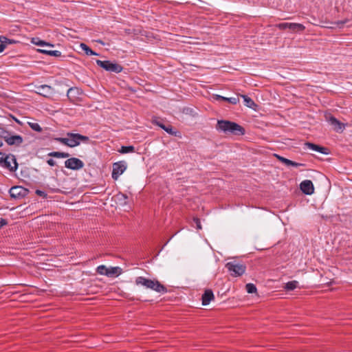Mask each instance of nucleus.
<instances>
[{
    "mask_svg": "<svg viewBox=\"0 0 352 352\" xmlns=\"http://www.w3.org/2000/svg\"><path fill=\"white\" fill-rule=\"evenodd\" d=\"M216 129L226 134L231 133L236 135H241L245 133V129L243 126L236 122L228 120H218Z\"/></svg>",
    "mask_w": 352,
    "mask_h": 352,
    "instance_id": "nucleus-1",
    "label": "nucleus"
},
{
    "mask_svg": "<svg viewBox=\"0 0 352 352\" xmlns=\"http://www.w3.org/2000/svg\"><path fill=\"white\" fill-rule=\"evenodd\" d=\"M135 282L137 285H142L147 289H153L159 293L167 292L166 287L161 284L157 280H152L143 276H138L135 278Z\"/></svg>",
    "mask_w": 352,
    "mask_h": 352,
    "instance_id": "nucleus-2",
    "label": "nucleus"
},
{
    "mask_svg": "<svg viewBox=\"0 0 352 352\" xmlns=\"http://www.w3.org/2000/svg\"><path fill=\"white\" fill-rule=\"evenodd\" d=\"M226 267L230 274L233 277L242 276L246 270V266L245 265L236 261L227 263Z\"/></svg>",
    "mask_w": 352,
    "mask_h": 352,
    "instance_id": "nucleus-3",
    "label": "nucleus"
},
{
    "mask_svg": "<svg viewBox=\"0 0 352 352\" xmlns=\"http://www.w3.org/2000/svg\"><path fill=\"white\" fill-rule=\"evenodd\" d=\"M67 136L69 138V147L72 148L78 146L81 142L87 143L89 141L88 136L79 133H67Z\"/></svg>",
    "mask_w": 352,
    "mask_h": 352,
    "instance_id": "nucleus-4",
    "label": "nucleus"
},
{
    "mask_svg": "<svg viewBox=\"0 0 352 352\" xmlns=\"http://www.w3.org/2000/svg\"><path fill=\"white\" fill-rule=\"evenodd\" d=\"M96 64L106 71L120 73L122 71V67L117 63H113L109 60H96Z\"/></svg>",
    "mask_w": 352,
    "mask_h": 352,
    "instance_id": "nucleus-5",
    "label": "nucleus"
},
{
    "mask_svg": "<svg viewBox=\"0 0 352 352\" xmlns=\"http://www.w3.org/2000/svg\"><path fill=\"white\" fill-rule=\"evenodd\" d=\"M1 166L8 168L11 172H14L18 168V163L14 155L9 154L4 157V160Z\"/></svg>",
    "mask_w": 352,
    "mask_h": 352,
    "instance_id": "nucleus-6",
    "label": "nucleus"
},
{
    "mask_svg": "<svg viewBox=\"0 0 352 352\" xmlns=\"http://www.w3.org/2000/svg\"><path fill=\"white\" fill-rule=\"evenodd\" d=\"M126 169V164L124 161L115 162L113 164V170L111 177L114 180H117Z\"/></svg>",
    "mask_w": 352,
    "mask_h": 352,
    "instance_id": "nucleus-7",
    "label": "nucleus"
},
{
    "mask_svg": "<svg viewBox=\"0 0 352 352\" xmlns=\"http://www.w3.org/2000/svg\"><path fill=\"white\" fill-rule=\"evenodd\" d=\"M65 166L71 170H78L84 167V163L78 158L71 157L65 162Z\"/></svg>",
    "mask_w": 352,
    "mask_h": 352,
    "instance_id": "nucleus-8",
    "label": "nucleus"
},
{
    "mask_svg": "<svg viewBox=\"0 0 352 352\" xmlns=\"http://www.w3.org/2000/svg\"><path fill=\"white\" fill-rule=\"evenodd\" d=\"M9 193L12 198L21 199V198L25 197L28 195V190L22 186H16L12 187L10 189Z\"/></svg>",
    "mask_w": 352,
    "mask_h": 352,
    "instance_id": "nucleus-9",
    "label": "nucleus"
},
{
    "mask_svg": "<svg viewBox=\"0 0 352 352\" xmlns=\"http://www.w3.org/2000/svg\"><path fill=\"white\" fill-rule=\"evenodd\" d=\"M4 140L8 145L16 146H20L23 142L22 136L19 135H11L10 133L8 137H4Z\"/></svg>",
    "mask_w": 352,
    "mask_h": 352,
    "instance_id": "nucleus-10",
    "label": "nucleus"
},
{
    "mask_svg": "<svg viewBox=\"0 0 352 352\" xmlns=\"http://www.w3.org/2000/svg\"><path fill=\"white\" fill-rule=\"evenodd\" d=\"M300 188L305 195H312L314 192V187L311 180H304L300 184Z\"/></svg>",
    "mask_w": 352,
    "mask_h": 352,
    "instance_id": "nucleus-11",
    "label": "nucleus"
},
{
    "mask_svg": "<svg viewBox=\"0 0 352 352\" xmlns=\"http://www.w3.org/2000/svg\"><path fill=\"white\" fill-rule=\"evenodd\" d=\"M305 146L307 148L311 149L313 151L319 152L322 154H328V149L325 147L320 146L319 145L311 143V142H305Z\"/></svg>",
    "mask_w": 352,
    "mask_h": 352,
    "instance_id": "nucleus-12",
    "label": "nucleus"
},
{
    "mask_svg": "<svg viewBox=\"0 0 352 352\" xmlns=\"http://www.w3.org/2000/svg\"><path fill=\"white\" fill-rule=\"evenodd\" d=\"M36 89V93L45 97L48 96L52 92V88L47 85H40L37 87Z\"/></svg>",
    "mask_w": 352,
    "mask_h": 352,
    "instance_id": "nucleus-13",
    "label": "nucleus"
},
{
    "mask_svg": "<svg viewBox=\"0 0 352 352\" xmlns=\"http://www.w3.org/2000/svg\"><path fill=\"white\" fill-rule=\"evenodd\" d=\"M274 156L282 163L285 164L286 166H292L295 167H298L301 166H304L303 164L297 163L296 162L292 161L289 159H287L284 157H282L278 154H275Z\"/></svg>",
    "mask_w": 352,
    "mask_h": 352,
    "instance_id": "nucleus-14",
    "label": "nucleus"
},
{
    "mask_svg": "<svg viewBox=\"0 0 352 352\" xmlns=\"http://www.w3.org/2000/svg\"><path fill=\"white\" fill-rule=\"evenodd\" d=\"M214 299V294L211 289H207L205 291L201 297L202 305H208L212 300Z\"/></svg>",
    "mask_w": 352,
    "mask_h": 352,
    "instance_id": "nucleus-15",
    "label": "nucleus"
},
{
    "mask_svg": "<svg viewBox=\"0 0 352 352\" xmlns=\"http://www.w3.org/2000/svg\"><path fill=\"white\" fill-rule=\"evenodd\" d=\"M329 123L331 126H333L334 129L337 131H342L343 129V124L338 120H337L335 117L331 116L329 120Z\"/></svg>",
    "mask_w": 352,
    "mask_h": 352,
    "instance_id": "nucleus-16",
    "label": "nucleus"
},
{
    "mask_svg": "<svg viewBox=\"0 0 352 352\" xmlns=\"http://www.w3.org/2000/svg\"><path fill=\"white\" fill-rule=\"evenodd\" d=\"M122 273V269L120 267H111L107 269L108 277L118 276Z\"/></svg>",
    "mask_w": 352,
    "mask_h": 352,
    "instance_id": "nucleus-17",
    "label": "nucleus"
},
{
    "mask_svg": "<svg viewBox=\"0 0 352 352\" xmlns=\"http://www.w3.org/2000/svg\"><path fill=\"white\" fill-rule=\"evenodd\" d=\"M214 98L217 100H223V101H226V102H228L232 104H237L239 102V98H235V97H232V98H226V97H223V96H219V95H215L214 96Z\"/></svg>",
    "mask_w": 352,
    "mask_h": 352,
    "instance_id": "nucleus-18",
    "label": "nucleus"
},
{
    "mask_svg": "<svg viewBox=\"0 0 352 352\" xmlns=\"http://www.w3.org/2000/svg\"><path fill=\"white\" fill-rule=\"evenodd\" d=\"M38 52H39L41 54H47L49 56L59 57L61 56V52L58 50H43V49H38Z\"/></svg>",
    "mask_w": 352,
    "mask_h": 352,
    "instance_id": "nucleus-19",
    "label": "nucleus"
},
{
    "mask_svg": "<svg viewBox=\"0 0 352 352\" xmlns=\"http://www.w3.org/2000/svg\"><path fill=\"white\" fill-rule=\"evenodd\" d=\"M305 26L300 23H290L289 30L294 32H302L305 30Z\"/></svg>",
    "mask_w": 352,
    "mask_h": 352,
    "instance_id": "nucleus-20",
    "label": "nucleus"
},
{
    "mask_svg": "<svg viewBox=\"0 0 352 352\" xmlns=\"http://www.w3.org/2000/svg\"><path fill=\"white\" fill-rule=\"evenodd\" d=\"M244 100L245 104L250 108L254 109L256 107V104L253 101L252 98L248 97L246 95H240Z\"/></svg>",
    "mask_w": 352,
    "mask_h": 352,
    "instance_id": "nucleus-21",
    "label": "nucleus"
},
{
    "mask_svg": "<svg viewBox=\"0 0 352 352\" xmlns=\"http://www.w3.org/2000/svg\"><path fill=\"white\" fill-rule=\"evenodd\" d=\"M48 155L56 158H67L69 157V154L68 153L53 151L50 153Z\"/></svg>",
    "mask_w": 352,
    "mask_h": 352,
    "instance_id": "nucleus-22",
    "label": "nucleus"
},
{
    "mask_svg": "<svg viewBox=\"0 0 352 352\" xmlns=\"http://www.w3.org/2000/svg\"><path fill=\"white\" fill-rule=\"evenodd\" d=\"M80 48L85 52V53L87 55L91 56V55H95L98 56V54L93 51L89 46H87L85 43H80Z\"/></svg>",
    "mask_w": 352,
    "mask_h": 352,
    "instance_id": "nucleus-23",
    "label": "nucleus"
},
{
    "mask_svg": "<svg viewBox=\"0 0 352 352\" xmlns=\"http://www.w3.org/2000/svg\"><path fill=\"white\" fill-rule=\"evenodd\" d=\"M298 282L297 280H292V281L287 282L285 284L284 288L287 291H292L294 289H296V287H298Z\"/></svg>",
    "mask_w": 352,
    "mask_h": 352,
    "instance_id": "nucleus-24",
    "label": "nucleus"
},
{
    "mask_svg": "<svg viewBox=\"0 0 352 352\" xmlns=\"http://www.w3.org/2000/svg\"><path fill=\"white\" fill-rule=\"evenodd\" d=\"M32 43L38 46L54 47V45L52 44L46 43L44 41H41L38 38H33L32 39Z\"/></svg>",
    "mask_w": 352,
    "mask_h": 352,
    "instance_id": "nucleus-25",
    "label": "nucleus"
},
{
    "mask_svg": "<svg viewBox=\"0 0 352 352\" xmlns=\"http://www.w3.org/2000/svg\"><path fill=\"white\" fill-rule=\"evenodd\" d=\"M18 41L15 40L8 38L4 36H0V43H3L6 45V47L7 46V45L16 43Z\"/></svg>",
    "mask_w": 352,
    "mask_h": 352,
    "instance_id": "nucleus-26",
    "label": "nucleus"
},
{
    "mask_svg": "<svg viewBox=\"0 0 352 352\" xmlns=\"http://www.w3.org/2000/svg\"><path fill=\"white\" fill-rule=\"evenodd\" d=\"M164 131L170 135L177 136L178 131H175L170 124L166 125Z\"/></svg>",
    "mask_w": 352,
    "mask_h": 352,
    "instance_id": "nucleus-27",
    "label": "nucleus"
},
{
    "mask_svg": "<svg viewBox=\"0 0 352 352\" xmlns=\"http://www.w3.org/2000/svg\"><path fill=\"white\" fill-rule=\"evenodd\" d=\"M107 267L104 265H99L97 268H96V272L100 275H105L107 276Z\"/></svg>",
    "mask_w": 352,
    "mask_h": 352,
    "instance_id": "nucleus-28",
    "label": "nucleus"
},
{
    "mask_svg": "<svg viewBox=\"0 0 352 352\" xmlns=\"http://www.w3.org/2000/svg\"><path fill=\"white\" fill-rule=\"evenodd\" d=\"M245 288L249 294L256 293L257 291L256 286L252 283H248L245 285Z\"/></svg>",
    "mask_w": 352,
    "mask_h": 352,
    "instance_id": "nucleus-29",
    "label": "nucleus"
},
{
    "mask_svg": "<svg viewBox=\"0 0 352 352\" xmlns=\"http://www.w3.org/2000/svg\"><path fill=\"white\" fill-rule=\"evenodd\" d=\"M134 150H135V148L133 146H123L121 147L120 152L122 153H127L133 152Z\"/></svg>",
    "mask_w": 352,
    "mask_h": 352,
    "instance_id": "nucleus-30",
    "label": "nucleus"
},
{
    "mask_svg": "<svg viewBox=\"0 0 352 352\" xmlns=\"http://www.w3.org/2000/svg\"><path fill=\"white\" fill-rule=\"evenodd\" d=\"M28 124L29 126H30V128L35 131H37V132H41L42 131V128L41 127V126L36 123V122H28Z\"/></svg>",
    "mask_w": 352,
    "mask_h": 352,
    "instance_id": "nucleus-31",
    "label": "nucleus"
},
{
    "mask_svg": "<svg viewBox=\"0 0 352 352\" xmlns=\"http://www.w3.org/2000/svg\"><path fill=\"white\" fill-rule=\"evenodd\" d=\"M54 140L69 146V138H56Z\"/></svg>",
    "mask_w": 352,
    "mask_h": 352,
    "instance_id": "nucleus-32",
    "label": "nucleus"
},
{
    "mask_svg": "<svg viewBox=\"0 0 352 352\" xmlns=\"http://www.w3.org/2000/svg\"><path fill=\"white\" fill-rule=\"evenodd\" d=\"M117 198L119 201H123L124 204H126V200L128 199V196L126 194L120 192L117 195Z\"/></svg>",
    "mask_w": 352,
    "mask_h": 352,
    "instance_id": "nucleus-33",
    "label": "nucleus"
},
{
    "mask_svg": "<svg viewBox=\"0 0 352 352\" xmlns=\"http://www.w3.org/2000/svg\"><path fill=\"white\" fill-rule=\"evenodd\" d=\"M10 133L3 128L0 127V137L4 140V137H8Z\"/></svg>",
    "mask_w": 352,
    "mask_h": 352,
    "instance_id": "nucleus-34",
    "label": "nucleus"
},
{
    "mask_svg": "<svg viewBox=\"0 0 352 352\" xmlns=\"http://www.w3.org/2000/svg\"><path fill=\"white\" fill-rule=\"evenodd\" d=\"M278 28L280 29V30H285L287 28H289L290 27V23H279L278 25Z\"/></svg>",
    "mask_w": 352,
    "mask_h": 352,
    "instance_id": "nucleus-35",
    "label": "nucleus"
},
{
    "mask_svg": "<svg viewBox=\"0 0 352 352\" xmlns=\"http://www.w3.org/2000/svg\"><path fill=\"white\" fill-rule=\"evenodd\" d=\"M78 91V89L77 88H75V87H71L69 88L68 90H67V95L69 98H70V96L71 94H72L74 92H77Z\"/></svg>",
    "mask_w": 352,
    "mask_h": 352,
    "instance_id": "nucleus-36",
    "label": "nucleus"
},
{
    "mask_svg": "<svg viewBox=\"0 0 352 352\" xmlns=\"http://www.w3.org/2000/svg\"><path fill=\"white\" fill-rule=\"evenodd\" d=\"M35 193L40 196V197H43V198H46L47 197V194L45 192L43 191V190H36Z\"/></svg>",
    "mask_w": 352,
    "mask_h": 352,
    "instance_id": "nucleus-37",
    "label": "nucleus"
},
{
    "mask_svg": "<svg viewBox=\"0 0 352 352\" xmlns=\"http://www.w3.org/2000/svg\"><path fill=\"white\" fill-rule=\"evenodd\" d=\"M153 123L164 130L166 125L162 123L161 122L155 120L153 121Z\"/></svg>",
    "mask_w": 352,
    "mask_h": 352,
    "instance_id": "nucleus-38",
    "label": "nucleus"
},
{
    "mask_svg": "<svg viewBox=\"0 0 352 352\" xmlns=\"http://www.w3.org/2000/svg\"><path fill=\"white\" fill-rule=\"evenodd\" d=\"M193 221L196 223L197 228L199 230L201 229V225L200 220L198 218H194Z\"/></svg>",
    "mask_w": 352,
    "mask_h": 352,
    "instance_id": "nucleus-39",
    "label": "nucleus"
},
{
    "mask_svg": "<svg viewBox=\"0 0 352 352\" xmlns=\"http://www.w3.org/2000/svg\"><path fill=\"white\" fill-rule=\"evenodd\" d=\"M6 155H6L4 153L0 152V166H1V164H3L4 157H6Z\"/></svg>",
    "mask_w": 352,
    "mask_h": 352,
    "instance_id": "nucleus-40",
    "label": "nucleus"
},
{
    "mask_svg": "<svg viewBox=\"0 0 352 352\" xmlns=\"http://www.w3.org/2000/svg\"><path fill=\"white\" fill-rule=\"evenodd\" d=\"M47 163L50 166H55V165L56 164V162H55L53 159H52V158H50V159L47 160Z\"/></svg>",
    "mask_w": 352,
    "mask_h": 352,
    "instance_id": "nucleus-41",
    "label": "nucleus"
},
{
    "mask_svg": "<svg viewBox=\"0 0 352 352\" xmlns=\"http://www.w3.org/2000/svg\"><path fill=\"white\" fill-rule=\"evenodd\" d=\"M7 221L5 219H0V228H1L3 226L7 224Z\"/></svg>",
    "mask_w": 352,
    "mask_h": 352,
    "instance_id": "nucleus-42",
    "label": "nucleus"
},
{
    "mask_svg": "<svg viewBox=\"0 0 352 352\" xmlns=\"http://www.w3.org/2000/svg\"><path fill=\"white\" fill-rule=\"evenodd\" d=\"M6 45L3 43H0V53L3 52V50L6 49Z\"/></svg>",
    "mask_w": 352,
    "mask_h": 352,
    "instance_id": "nucleus-43",
    "label": "nucleus"
},
{
    "mask_svg": "<svg viewBox=\"0 0 352 352\" xmlns=\"http://www.w3.org/2000/svg\"><path fill=\"white\" fill-rule=\"evenodd\" d=\"M3 146V142L2 141L0 140V147Z\"/></svg>",
    "mask_w": 352,
    "mask_h": 352,
    "instance_id": "nucleus-44",
    "label": "nucleus"
}]
</instances>
